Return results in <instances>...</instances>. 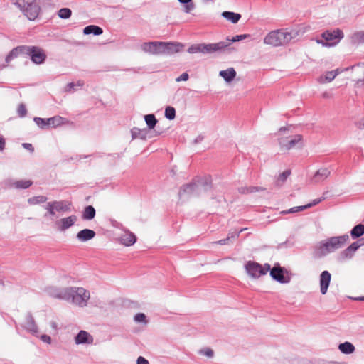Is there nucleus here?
Returning a JSON list of instances; mask_svg holds the SVG:
<instances>
[{
    "label": "nucleus",
    "mask_w": 364,
    "mask_h": 364,
    "mask_svg": "<svg viewBox=\"0 0 364 364\" xmlns=\"http://www.w3.org/2000/svg\"><path fill=\"white\" fill-rule=\"evenodd\" d=\"M48 295L70 302L73 305L85 308L90 299V292L82 287L57 288L49 287L46 289Z\"/></svg>",
    "instance_id": "1"
},
{
    "label": "nucleus",
    "mask_w": 364,
    "mask_h": 364,
    "mask_svg": "<svg viewBox=\"0 0 364 364\" xmlns=\"http://www.w3.org/2000/svg\"><path fill=\"white\" fill-rule=\"evenodd\" d=\"M298 35L297 31L283 29L276 30L269 33L264 39V43L272 46H281L289 43Z\"/></svg>",
    "instance_id": "2"
},
{
    "label": "nucleus",
    "mask_w": 364,
    "mask_h": 364,
    "mask_svg": "<svg viewBox=\"0 0 364 364\" xmlns=\"http://www.w3.org/2000/svg\"><path fill=\"white\" fill-rule=\"evenodd\" d=\"M290 127H282L279 130V134L282 135L284 132L289 130ZM279 144L282 151H290L292 149H301L304 147V143L303 137L300 134H296L289 136H281L279 138Z\"/></svg>",
    "instance_id": "3"
},
{
    "label": "nucleus",
    "mask_w": 364,
    "mask_h": 364,
    "mask_svg": "<svg viewBox=\"0 0 364 364\" xmlns=\"http://www.w3.org/2000/svg\"><path fill=\"white\" fill-rule=\"evenodd\" d=\"M349 236L343 235L341 236L331 237L321 241L317 246L320 255H326L341 248L348 240Z\"/></svg>",
    "instance_id": "4"
},
{
    "label": "nucleus",
    "mask_w": 364,
    "mask_h": 364,
    "mask_svg": "<svg viewBox=\"0 0 364 364\" xmlns=\"http://www.w3.org/2000/svg\"><path fill=\"white\" fill-rule=\"evenodd\" d=\"M16 5L28 19L34 21L40 14L41 0H18Z\"/></svg>",
    "instance_id": "5"
},
{
    "label": "nucleus",
    "mask_w": 364,
    "mask_h": 364,
    "mask_svg": "<svg viewBox=\"0 0 364 364\" xmlns=\"http://www.w3.org/2000/svg\"><path fill=\"white\" fill-rule=\"evenodd\" d=\"M229 46V43L226 42H218L216 43H198V44H193L191 45L188 49V52L191 54L195 53H213L215 52L222 51Z\"/></svg>",
    "instance_id": "6"
},
{
    "label": "nucleus",
    "mask_w": 364,
    "mask_h": 364,
    "mask_svg": "<svg viewBox=\"0 0 364 364\" xmlns=\"http://www.w3.org/2000/svg\"><path fill=\"white\" fill-rule=\"evenodd\" d=\"M44 209L46 210L44 217L53 220L56 218L57 212L65 213L70 211L71 203L67 200H53L47 203L44 205Z\"/></svg>",
    "instance_id": "7"
},
{
    "label": "nucleus",
    "mask_w": 364,
    "mask_h": 364,
    "mask_svg": "<svg viewBox=\"0 0 364 364\" xmlns=\"http://www.w3.org/2000/svg\"><path fill=\"white\" fill-rule=\"evenodd\" d=\"M213 189L211 185L207 181H199L198 183H192L183 186L179 194L181 196L184 194L190 195H202L204 193H209L213 196Z\"/></svg>",
    "instance_id": "8"
},
{
    "label": "nucleus",
    "mask_w": 364,
    "mask_h": 364,
    "mask_svg": "<svg viewBox=\"0 0 364 364\" xmlns=\"http://www.w3.org/2000/svg\"><path fill=\"white\" fill-rule=\"evenodd\" d=\"M322 39H316V42L325 47H332L337 45L343 38V33L339 29L326 31L321 34Z\"/></svg>",
    "instance_id": "9"
},
{
    "label": "nucleus",
    "mask_w": 364,
    "mask_h": 364,
    "mask_svg": "<svg viewBox=\"0 0 364 364\" xmlns=\"http://www.w3.org/2000/svg\"><path fill=\"white\" fill-rule=\"evenodd\" d=\"M245 270L248 275L252 278H259L266 274L270 270V265L265 264L261 265L255 262L249 261L245 264Z\"/></svg>",
    "instance_id": "10"
},
{
    "label": "nucleus",
    "mask_w": 364,
    "mask_h": 364,
    "mask_svg": "<svg viewBox=\"0 0 364 364\" xmlns=\"http://www.w3.org/2000/svg\"><path fill=\"white\" fill-rule=\"evenodd\" d=\"M34 122L41 129H45L47 127L55 128L66 124L68 122L65 118L60 116H55L53 117L47 119L35 117Z\"/></svg>",
    "instance_id": "11"
},
{
    "label": "nucleus",
    "mask_w": 364,
    "mask_h": 364,
    "mask_svg": "<svg viewBox=\"0 0 364 364\" xmlns=\"http://www.w3.org/2000/svg\"><path fill=\"white\" fill-rule=\"evenodd\" d=\"M346 77L352 81L360 83L364 77V63H359L351 68H343Z\"/></svg>",
    "instance_id": "12"
},
{
    "label": "nucleus",
    "mask_w": 364,
    "mask_h": 364,
    "mask_svg": "<svg viewBox=\"0 0 364 364\" xmlns=\"http://www.w3.org/2000/svg\"><path fill=\"white\" fill-rule=\"evenodd\" d=\"M25 54L31 56V60L36 64L43 63L46 58L43 50L36 46H26Z\"/></svg>",
    "instance_id": "13"
},
{
    "label": "nucleus",
    "mask_w": 364,
    "mask_h": 364,
    "mask_svg": "<svg viewBox=\"0 0 364 364\" xmlns=\"http://www.w3.org/2000/svg\"><path fill=\"white\" fill-rule=\"evenodd\" d=\"M77 220V217L72 215L68 217L62 218L55 220V227L60 232H65L70 228L73 227Z\"/></svg>",
    "instance_id": "14"
},
{
    "label": "nucleus",
    "mask_w": 364,
    "mask_h": 364,
    "mask_svg": "<svg viewBox=\"0 0 364 364\" xmlns=\"http://www.w3.org/2000/svg\"><path fill=\"white\" fill-rule=\"evenodd\" d=\"M74 343L76 346H91L94 343V337L89 332L81 330L74 337Z\"/></svg>",
    "instance_id": "15"
},
{
    "label": "nucleus",
    "mask_w": 364,
    "mask_h": 364,
    "mask_svg": "<svg viewBox=\"0 0 364 364\" xmlns=\"http://www.w3.org/2000/svg\"><path fill=\"white\" fill-rule=\"evenodd\" d=\"M363 240V239L360 240L359 241L355 242L352 243L350 246H348L346 249L340 252L338 255V259L341 261H344L347 259H350L353 258L355 252L357 250L364 244L361 243L360 241Z\"/></svg>",
    "instance_id": "16"
},
{
    "label": "nucleus",
    "mask_w": 364,
    "mask_h": 364,
    "mask_svg": "<svg viewBox=\"0 0 364 364\" xmlns=\"http://www.w3.org/2000/svg\"><path fill=\"white\" fill-rule=\"evenodd\" d=\"M141 49L143 51L152 55H161L162 54V42L152 41L144 43L141 45Z\"/></svg>",
    "instance_id": "17"
},
{
    "label": "nucleus",
    "mask_w": 364,
    "mask_h": 364,
    "mask_svg": "<svg viewBox=\"0 0 364 364\" xmlns=\"http://www.w3.org/2000/svg\"><path fill=\"white\" fill-rule=\"evenodd\" d=\"M183 45L177 42H162V54H173L180 52Z\"/></svg>",
    "instance_id": "18"
},
{
    "label": "nucleus",
    "mask_w": 364,
    "mask_h": 364,
    "mask_svg": "<svg viewBox=\"0 0 364 364\" xmlns=\"http://www.w3.org/2000/svg\"><path fill=\"white\" fill-rule=\"evenodd\" d=\"M331 280V274L328 271L325 270L321 273L319 277V286L321 294L324 295L327 293Z\"/></svg>",
    "instance_id": "19"
},
{
    "label": "nucleus",
    "mask_w": 364,
    "mask_h": 364,
    "mask_svg": "<svg viewBox=\"0 0 364 364\" xmlns=\"http://www.w3.org/2000/svg\"><path fill=\"white\" fill-rule=\"evenodd\" d=\"M136 237L135 235L128 230L124 231L119 237V241L120 243L125 246H131L136 242Z\"/></svg>",
    "instance_id": "20"
},
{
    "label": "nucleus",
    "mask_w": 364,
    "mask_h": 364,
    "mask_svg": "<svg viewBox=\"0 0 364 364\" xmlns=\"http://www.w3.org/2000/svg\"><path fill=\"white\" fill-rule=\"evenodd\" d=\"M270 271L271 277L276 281L282 284L288 283L289 279L284 276L283 270L281 267H273Z\"/></svg>",
    "instance_id": "21"
},
{
    "label": "nucleus",
    "mask_w": 364,
    "mask_h": 364,
    "mask_svg": "<svg viewBox=\"0 0 364 364\" xmlns=\"http://www.w3.org/2000/svg\"><path fill=\"white\" fill-rule=\"evenodd\" d=\"M344 72L343 68H337L335 70L328 71L324 75L319 77L318 80L321 83H326L331 82L337 75Z\"/></svg>",
    "instance_id": "22"
},
{
    "label": "nucleus",
    "mask_w": 364,
    "mask_h": 364,
    "mask_svg": "<svg viewBox=\"0 0 364 364\" xmlns=\"http://www.w3.org/2000/svg\"><path fill=\"white\" fill-rule=\"evenodd\" d=\"M95 235V232L92 230L83 229L77 233L76 237L78 241L81 242H85L93 239Z\"/></svg>",
    "instance_id": "23"
},
{
    "label": "nucleus",
    "mask_w": 364,
    "mask_h": 364,
    "mask_svg": "<svg viewBox=\"0 0 364 364\" xmlns=\"http://www.w3.org/2000/svg\"><path fill=\"white\" fill-rule=\"evenodd\" d=\"M24 327L31 333L35 335L36 336H38V328L32 316L27 315L24 323Z\"/></svg>",
    "instance_id": "24"
},
{
    "label": "nucleus",
    "mask_w": 364,
    "mask_h": 364,
    "mask_svg": "<svg viewBox=\"0 0 364 364\" xmlns=\"http://www.w3.org/2000/svg\"><path fill=\"white\" fill-rule=\"evenodd\" d=\"M25 46H18L9 53L6 58V63L9 65L13 60L17 58L20 55L25 54Z\"/></svg>",
    "instance_id": "25"
},
{
    "label": "nucleus",
    "mask_w": 364,
    "mask_h": 364,
    "mask_svg": "<svg viewBox=\"0 0 364 364\" xmlns=\"http://www.w3.org/2000/svg\"><path fill=\"white\" fill-rule=\"evenodd\" d=\"M6 183L8 187L14 188H27L32 184V182L29 180H9Z\"/></svg>",
    "instance_id": "26"
},
{
    "label": "nucleus",
    "mask_w": 364,
    "mask_h": 364,
    "mask_svg": "<svg viewBox=\"0 0 364 364\" xmlns=\"http://www.w3.org/2000/svg\"><path fill=\"white\" fill-rule=\"evenodd\" d=\"M148 131L146 129L134 127L131 130L132 139H146Z\"/></svg>",
    "instance_id": "27"
},
{
    "label": "nucleus",
    "mask_w": 364,
    "mask_h": 364,
    "mask_svg": "<svg viewBox=\"0 0 364 364\" xmlns=\"http://www.w3.org/2000/svg\"><path fill=\"white\" fill-rule=\"evenodd\" d=\"M133 320L136 323L141 325L142 326H146L149 323L146 315L141 312L136 314L133 317Z\"/></svg>",
    "instance_id": "28"
},
{
    "label": "nucleus",
    "mask_w": 364,
    "mask_h": 364,
    "mask_svg": "<svg viewBox=\"0 0 364 364\" xmlns=\"http://www.w3.org/2000/svg\"><path fill=\"white\" fill-rule=\"evenodd\" d=\"M338 349L344 354H351L355 351V346L351 343L346 341L339 344Z\"/></svg>",
    "instance_id": "29"
},
{
    "label": "nucleus",
    "mask_w": 364,
    "mask_h": 364,
    "mask_svg": "<svg viewBox=\"0 0 364 364\" xmlns=\"http://www.w3.org/2000/svg\"><path fill=\"white\" fill-rule=\"evenodd\" d=\"M331 173V171L327 168H321L318 169L314 174V178L316 181H323L327 178Z\"/></svg>",
    "instance_id": "30"
},
{
    "label": "nucleus",
    "mask_w": 364,
    "mask_h": 364,
    "mask_svg": "<svg viewBox=\"0 0 364 364\" xmlns=\"http://www.w3.org/2000/svg\"><path fill=\"white\" fill-rule=\"evenodd\" d=\"M222 16L233 23H237L241 18V15L240 14H236L231 11H224L222 13Z\"/></svg>",
    "instance_id": "31"
},
{
    "label": "nucleus",
    "mask_w": 364,
    "mask_h": 364,
    "mask_svg": "<svg viewBox=\"0 0 364 364\" xmlns=\"http://www.w3.org/2000/svg\"><path fill=\"white\" fill-rule=\"evenodd\" d=\"M95 210L92 205L87 206L82 215V218L83 220H90L95 218Z\"/></svg>",
    "instance_id": "32"
},
{
    "label": "nucleus",
    "mask_w": 364,
    "mask_h": 364,
    "mask_svg": "<svg viewBox=\"0 0 364 364\" xmlns=\"http://www.w3.org/2000/svg\"><path fill=\"white\" fill-rule=\"evenodd\" d=\"M364 234V225L358 224L355 225L350 231V235L353 239H356Z\"/></svg>",
    "instance_id": "33"
},
{
    "label": "nucleus",
    "mask_w": 364,
    "mask_h": 364,
    "mask_svg": "<svg viewBox=\"0 0 364 364\" xmlns=\"http://www.w3.org/2000/svg\"><path fill=\"white\" fill-rule=\"evenodd\" d=\"M220 75L222 76L226 81H230L235 77L236 72L233 68H229L225 70L220 71Z\"/></svg>",
    "instance_id": "34"
},
{
    "label": "nucleus",
    "mask_w": 364,
    "mask_h": 364,
    "mask_svg": "<svg viewBox=\"0 0 364 364\" xmlns=\"http://www.w3.org/2000/svg\"><path fill=\"white\" fill-rule=\"evenodd\" d=\"M102 29L101 28H100L99 26H94V25H90V26H86L85 28H84V33L85 34H91V33H93L95 35H100L102 33Z\"/></svg>",
    "instance_id": "35"
},
{
    "label": "nucleus",
    "mask_w": 364,
    "mask_h": 364,
    "mask_svg": "<svg viewBox=\"0 0 364 364\" xmlns=\"http://www.w3.org/2000/svg\"><path fill=\"white\" fill-rule=\"evenodd\" d=\"M144 119L149 129H154L157 123L155 116L152 114L145 115Z\"/></svg>",
    "instance_id": "36"
},
{
    "label": "nucleus",
    "mask_w": 364,
    "mask_h": 364,
    "mask_svg": "<svg viewBox=\"0 0 364 364\" xmlns=\"http://www.w3.org/2000/svg\"><path fill=\"white\" fill-rule=\"evenodd\" d=\"M47 197L44 196H38L28 198V202L31 205H36L40 203H44L47 201Z\"/></svg>",
    "instance_id": "37"
},
{
    "label": "nucleus",
    "mask_w": 364,
    "mask_h": 364,
    "mask_svg": "<svg viewBox=\"0 0 364 364\" xmlns=\"http://www.w3.org/2000/svg\"><path fill=\"white\" fill-rule=\"evenodd\" d=\"M178 1L181 4H186L184 6V11L186 13H190L195 8L192 0H178Z\"/></svg>",
    "instance_id": "38"
},
{
    "label": "nucleus",
    "mask_w": 364,
    "mask_h": 364,
    "mask_svg": "<svg viewBox=\"0 0 364 364\" xmlns=\"http://www.w3.org/2000/svg\"><path fill=\"white\" fill-rule=\"evenodd\" d=\"M352 41L354 43H362L364 42V32L360 31L353 34Z\"/></svg>",
    "instance_id": "39"
},
{
    "label": "nucleus",
    "mask_w": 364,
    "mask_h": 364,
    "mask_svg": "<svg viewBox=\"0 0 364 364\" xmlns=\"http://www.w3.org/2000/svg\"><path fill=\"white\" fill-rule=\"evenodd\" d=\"M309 205H301V206L294 207V208H290L289 210L282 211V214H288V213H297L299 211H302V210H304L309 208Z\"/></svg>",
    "instance_id": "40"
},
{
    "label": "nucleus",
    "mask_w": 364,
    "mask_h": 364,
    "mask_svg": "<svg viewBox=\"0 0 364 364\" xmlns=\"http://www.w3.org/2000/svg\"><path fill=\"white\" fill-rule=\"evenodd\" d=\"M289 175H290V171H289V170H287V171H284L282 173H281L277 180V185L282 186L284 183V181L287 180V178L289 177Z\"/></svg>",
    "instance_id": "41"
},
{
    "label": "nucleus",
    "mask_w": 364,
    "mask_h": 364,
    "mask_svg": "<svg viewBox=\"0 0 364 364\" xmlns=\"http://www.w3.org/2000/svg\"><path fill=\"white\" fill-rule=\"evenodd\" d=\"M83 82L78 80L76 82H70L68 85L69 90H73L74 91L83 89Z\"/></svg>",
    "instance_id": "42"
},
{
    "label": "nucleus",
    "mask_w": 364,
    "mask_h": 364,
    "mask_svg": "<svg viewBox=\"0 0 364 364\" xmlns=\"http://www.w3.org/2000/svg\"><path fill=\"white\" fill-rule=\"evenodd\" d=\"M165 117L170 120L173 119L176 117L175 109L172 107H167L165 109Z\"/></svg>",
    "instance_id": "43"
},
{
    "label": "nucleus",
    "mask_w": 364,
    "mask_h": 364,
    "mask_svg": "<svg viewBox=\"0 0 364 364\" xmlns=\"http://www.w3.org/2000/svg\"><path fill=\"white\" fill-rule=\"evenodd\" d=\"M71 10L68 8H63L59 10L58 16L61 18H68L71 16Z\"/></svg>",
    "instance_id": "44"
},
{
    "label": "nucleus",
    "mask_w": 364,
    "mask_h": 364,
    "mask_svg": "<svg viewBox=\"0 0 364 364\" xmlns=\"http://www.w3.org/2000/svg\"><path fill=\"white\" fill-rule=\"evenodd\" d=\"M199 353L201 355H203L209 358H213L214 355L213 350L210 348H205L201 349L199 351Z\"/></svg>",
    "instance_id": "45"
},
{
    "label": "nucleus",
    "mask_w": 364,
    "mask_h": 364,
    "mask_svg": "<svg viewBox=\"0 0 364 364\" xmlns=\"http://www.w3.org/2000/svg\"><path fill=\"white\" fill-rule=\"evenodd\" d=\"M247 36H248L246 34L237 35V36L233 37L232 39H227V41L225 42L229 43V46H230L231 43L240 41L241 40L245 39Z\"/></svg>",
    "instance_id": "46"
},
{
    "label": "nucleus",
    "mask_w": 364,
    "mask_h": 364,
    "mask_svg": "<svg viewBox=\"0 0 364 364\" xmlns=\"http://www.w3.org/2000/svg\"><path fill=\"white\" fill-rule=\"evenodd\" d=\"M19 117H23L26 115L27 111L23 104H20L17 109Z\"/></svg>",
    "instance_id": "47"
},
{
    "label": "nucleus",
    "mask_w": 364,
    "mask_h": 364,
    "mask_svg": "<svg viewBox=\"0 0 364 364\" xmlns=\"http://www.w3.org/2000/svg\"><path fill=\"white\" fill-rule=\"evenodd\" d=\"M40 339L43 342V343H46L47 344H51V342H52V339L50 338V336L46 335V334H43V335H41L39 336Z\"/></svg>",
    "instance_id": "48"
},
{
    "label": "nucleus",
    "mask_w": 364,
    "mask_h": 364,
    "mask_svg": "<svg viewBox=\"0 0 364 364\" xmlns=\"http://www.w3.org/2000/svg\"><path fill=\"white\" fill-rule=\"evenodd\" d=\"M188 79V74L187 73H183L182 75H181L178 77L176 78L177 82L180 81H186Z\"/></svg>",
    "instance_id": "49"
},
{
    "label": "nucleus",
    "mask_w": 364,
    "mask_h": 364,
    "mask_svg": "<svg viewBox=\"0 0 364 364\" xmlns=\"http://www.w3.org/2000/svg\"><path fill=\"white\" fill-rule=\"evenodd\" d=\"M258 191L257 188L253 187V188H242L241 190V192L243 193H252L253 191Z\"/></svg>",
    "instance_id": "50"
},
{
    "label": "nucleus",
    "mask_w": 364,
    "mask_h": 364,
    "mask_svg": "<svg viewBox=\"0 0 364 364\" xmlns=\"http://www.w3.org/2000/svg\"><path fill=\"white\" fill-rule=\"evenodd\" d=\"M136 364H149V361L142 356L138 357Z\"/></svg>",
    "instance_id": "51"
},
{
    "label": "nucleus",
    "mask_w": 364,
    "mask_h": 364,
    "mask_svg": "<svg viewBox=\"0 0 364 364\" xmlns=\"http://www.w3.org/2000/svg\"><path fill=\"white\" fill-rule=\"evenodd\" d=\"M322 200L321 198L314 199L311 203L306 204V205H309V208L318 204Z\"/></svg>",
    "instance_id": "52"
},
{
    "label": "nucleus",
    "mask_w": 364,
    "mask_h": 364,
    "mask_svg": "<svg viewBox=\"0 0 364 364\" xmlns=\"http://www.w3.org/2000/svg\"><path fill=\"white\" fill-rule=\"evenodd\" d=\"M357 127L360 129H364V117L360 118L358 122H357Z\"/></svg>",
    "instance_id": "53"
},
{
    "label": "nucleus",
    "mask_w": 364,
    "mask_h": 364,
    "mask_svg": "<svg viewBox=\"0 0 364 364\" xmlns=\"http://www.w3.org/2000/svg\"><path fill=\"white\" fill-rule=\"evenodd\" d=\"M243 230H244V229H241L239 232H232L229 233L228 237H230V240L231 238H236V237H237L238 235H239V233L240 232H242Z\"/></svg>",
    "instance_id": "54"
},
{
    "label": "nucleus",
    "mask_w": 364,
    "mask_h": 364,
    "mask_svg": "<svg viewBox=\"0 0 364 364\" xmlns=\"http://www.w3.org/2000/svg\"><path fill=\"white\" fill-rule=\"evenodd\" d=\"M23 146L25 149H28V150L31 151V152H33V146H32V144H31L24 143V144H23Z\"/></svg>",
    "instance_id": "55"
},
{
    "label": "nucleus",
    "mask_w": 364,
    "mask_h": 364,
    "mask_svg": "<svg viewBox=\"0 0 364 364\" xmlns=\"http://www.w3.org/2000/svg\"><path fill=\"white\" fill-rule=\"evenodd\" d=\"M229 240H230V237H228L227 238L223 239V240H219V241H218L216 242L220 244V245H226V244H228Z\"/></svg>",
    "instance_id": "56"
},
{
    "label": "nucleus",
    "mask_w": 364,
    "mask_h": 364,
    "mask_svg": "<svg viewBox=\"0 0 364 364\" xmlns=\"http://www.w3.org/2000/svg\"><path fill=\"white\" fill-rule=\"evenodd\" d=\"M5 141L4 139L0 136V151H2L4 148Z\"/></svg>",
    "instance_id": "57"
},
{
    "label": "nucleus",
    "mask_w": 364,
    "mask_h": 364,
    "mask_svg": "<svg viewBox=\"0 0 364 364\" xmlns=\"http://www.w3.org/2000/svg\"><path fill=\"white\" fill-rule=\"evenodd\" d=\"M50 326L53 330H56L58 328V324L55 321H51L50 323Z\"/></svg>",
    "instance_id": "58"
},
{
    "label": "nucleus",
    "mask_w": 364,
    "mask_h": 364,
    "mask_svg": "<svg viewBox=\"0 0 364 364\" xmlns=\"http://www.w3.org/2000/svg\"><path fill=\"white\" fill-rule=\"evenodd\" d=\"M360 300L364 301V296L359 299Z\"/></svg>",
    "instance_id": "59"
},
{
    "label": "nucleus",
    "mask_w": 364,
    "mask_h": 364,
    "mask_svg": "<svg viewBox=\"0 0 364 364\" xmlns=\"http://www.w3.org/2000/svg\"><path fill=\"white\" fill-rule=\"evenodd\" d=\"M323 97H328V96H327L326 95H324Z\"/></svg>",
    "instance_id": "60"
}]
</instances>
